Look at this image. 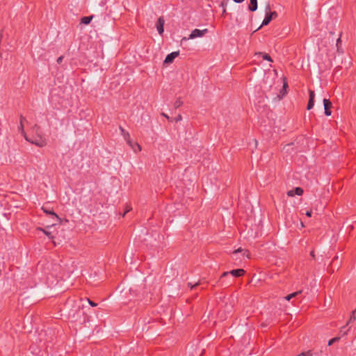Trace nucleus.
Listing matches in <instances>:
<instances>
[{"instance_id":"obj_1","label":"nucleus","mask_w":356,"mask_h":356,"mask_svg":"<svg viewBox=\"0 0 356 356\" xmlns=\"http://www.w3.org/2000/svg\"><path fill=\"white\" fill-rule=\"evenodd\" d=\"M207 32H208V29H203V30H200V29H195L193 31H192V32L190 34L188 38L184 37V38H182L181 41L187 40H189V39H194L195 38L202 37Z\"/></svg>"},{"instance_id":"obj_2","label":"nucleus","mask_w":356,"mask_h":356,"mask_svg":"<svg viewBox=\"0 0 356 356\" xmlns=\"http://www.w3.org/2000/svg\"><path fill=\"white\" fill-rule=\"evenodd\" d=\"M25 139L28 142H29L32 144H34L36 146L40 147H42L47 145V142H46L45 139L42 138V137H38V138H35L33 139H31V138H28L27 136H25Z\"/></svg>"},{"instance_id":"obj_3","label":"nucleus","mask_w":356,"mask_h":356,"mask_svg":"<svg viewBox=\"0 0 356 356\" xmlns=\"http://www.w3.org/2000/svg\"><path fill=\"white\" fill-rule=\"evenodd\" d=\"M277 16L278 15L275 11H273V13H266L261 25L258 28V29H259L261 27L264 26L268 25L271 22V20L277 18Z\"/></svg>"},{"instance_id":"obj_4","label":"nucleus","mask_w":356,"mask_h":356,"mask_svg":"<svg viewBox=\"0 0 356 356\" xmlns=\"http://www.w3.org/2000/svg\"><path fill=\"white\" fill-rule=\"evenodd\" d=\"M229 274H231L232 275H233L234 277H238L243 276L245 274V270L243 269L240 268V269L232 270L230 272H224L222 274L220 278H222Z\"/></svg>"},{"instance_id":"obj_5","label":"nucleus","mask_w":356,"mask_h":356,"mask_svg":"<svg viewBox=\"0 0 356 356\" xmlns=\"http://www.w3.org/2000/svg\"><path fill=\"white\" fill-rule=\"evenodd\" d=\"M179 51H174V52H172V53L169 54L165 57V58L164 60V62H163V64L164 65H168V64L172 63L174 61L175 58L179 56Z\"/></svg>"},{"instance_id":"obj_6","label":"nucleus","mask_w":356,"mask_h":356,"mask_svg":"<svg viewBox=\"0 0 356 356\" xmlns=\"http://www.w3.org/2000/svg\"><path fill=\"white\" fill-rule=\"evenodd\" d=\"M323 105L325 109V115L327 116H330L332 114L331 108H332V102L327 99H323Z\"/></svg>"},{"instance_id":"obj_7","label":"nucleus","mask_w":356,"mask_h":356,"mask_svg":"<svg viewBox=\"0 0 356 356\" xmlns=\"http://www.w3.org/2000/svg\"><path fill=\"white\" fill-rule=\"evenodd\" d=\"M164 24H165V20H164L163 17H160L158 19V21H157L156 25L157 31L160 35H162L164 31V29H163Z\"/></svg>"},{"instance_id":"obj_8","label":"nucleus","mask_w":356,"mask_h":356,"mask_svg":"<svg viewBox=\"0 0 356 356\" xmlns=\"http://www.w3.org/2000/svg\"><path fill=\"white\" fill-rule=\"evenodd\" d=\"M309 99L307 108V110L312 109L314 104V97H315L314 92L312 90H309Z\"/></svg>"},{"instance_id":"obj_9","label":"nucleus","mask_w":356,"mask_h":356,"mask_svg":"<svg viewBox=\"0 0 356 356\" xmlns=\"http://www.w3.org/2000/svg\"><path fill=\"white\" fill-rule=\"evenodd\" d=\"M42 211H43L44 213H47V214H49V215H51L52 216H54V217L56 219V220H57V221H58V222H60V221H61V219H60V218L58 216V215H57L55 212H54L53 211L49 210V209H47V208L44 207H42Z\"/></svg>"},{"instance_id":"obj_10","label":"nucleus","mask_w":356,"mask_h":356,"mask_svg":"<svg viewBox=\"0 0 356 356\" xmlns=\"http://www.w3.org/2000/svg\"><path fill=\"white\" fill-rule=\"evenodd\" d=\"M248 9L254 12L257 9V0H250V5L248 6Z\"/></svg>"},{"instance_id":"obj_11","label":"nucleus","mask_w":356,"mask_h":356,"mask_svg":"<svg viewBox=\"0 0 356 356\" xmlns=\"http://www.w3.org/2000/svg\"><path fill=\"white\" fill-rule=\"evenodd\" d=\"M301 293H302V291H301V290H300V291H296V292H294V293H291V294H289V295H288V296H285V297H284V299H285L286 300L289 301V300H291L292 298H295V297L298 296V295H300V294H301Z\"/></svg>"},{"instance_id":"obj_12","label":"nucleus","mask_w":356,"mask_h":356,"mask_svg":"<svg viewBox=\"0 0 356 356\" xmlns=\"http://www.w3.org/2000/svg\"><path fill=\"white\" fill-rule=\"evenodd\" d=\"M238 252H243V256L246 257L247 258H250V254L249 252L247 250H243L241 248L234 250L233 252V254H236Z\"/></svg>"},{"instance_id":"obj_13","label":"nucleus","mask_w":356,"mask_h":356,"mask_svg":"<svg viewBox=\"0 0 356 356\" xmlns=\"http://www.w3.org/2000/svg\"><path fill=\"white\" fill-rule=\"evenodd\" d=\"M24 120H25V118L23 116H21L20 117V126L19 127V130L22 133V134L25 137V136H26V133L24 131V124H23Z\"/></svg>"},{"instance_id":"obj_14","label":"nucleus","mask_w":356,"mask_h":356,"mask_svg":"<svg viewBox=\"0 0 356 356\" xmlns=\"http://www.w3.org/2000/svg\"><path fill=\"white\" fill-rule=\"evenodd\" d=\"M130 147L135 152H140L142 149L141 146L138 143L136 142H132V146Z\"/></svg>"},{"instance_id":"obj_15","label":"nucleus","mask_w":356,"mask_h":356,"mask_svg":"<svg viewBox=\"0 0 356 356\" xmlns=\"http://www.w3.org/2000/svg\"><path fill=\"white\" fill-rule=\"evenodd\" d=\"M93 16L83 17L81 19V22L84 24H88L91 22Z\"/></svg>"},{"instance_id":"obj_16","label":"nucleus","mask_w":356,"mask_h":356,"mask_svg":"<svg viewBox=\"0 0 356 356\" xmlns=\"http://www.w3.org/2000/svg\"><path fill=\"white\" fill-rule=\"evenodd\" d=\"M123 137L129 145L132 146V141L131 140L130 134L128 132L124 133Z\"/></svg>"},{"instance_id":"obj_17","label":"nucleus","mask_w":356,"mask_h":356,"mask_svg":"<svg viewBox=\"0 0 356 356\" xmlns=\"http://www.w3.org/2000/svg\"><path fill=\"white\" fill-rule=\"evenodd\" d=\"M38 230H40V231L42 232L49 238H50V239H53L54 238V236L51 234V233L49 232H47L44 229L41 228V227H38Z\"/></svg>"},{"instance_id":"obj_18","label":"nucleus","mask_w":356,"mask_h":356,"mask_svg":"<svg viewBox=\"0 0 356 356\" xmlns=\"http://www.w3.org/2000/svg\"><path fill=\"white\" fill-rule=\"evenodd\" d=\"M183 105V101L180 97L176 99V101L174 103V107L175 108H178L179 107Z\"/></svg>"},{"instance_id":"obj_19","label":"nucleus","mask_w":356,"mask_h":356,"mask_svg":"<svg viewBox=\"0 0 356 356\" xmlns=\"http://www.w3.org/2000/svg\"><path fill=\"white\" fill-rule=\"evenodd\" d=\"M258 54L261 55L263 59L266 60L270 62H273L271 57L268 54L259 52V53H258Z\"/></svg>"},{"instance_id":"obj_20","label":"nucleus","mask_w":356,"mask_h":356,"mask_svg":"<svg viewBox=\"0 0 356 356\" xmlns=\"http://www.w3.org/2000/svg\"><path fill=\"white\" fill-rule=\"evenodd\" d=\"M355 316H356V309L353 311L352 314H351V316H350V318H349L346 325H348L350 323L355 321V319H356Z\"/></svg>"},{"instance_id":"obj_21","label":"nucleus","mask_w":356,"mask_h":356,"mask_svg":"<svg viewBox=\"0 0 356 356\" xmlns=\"http://www.w3.org/2000/svg\"><path fill=\"white\" fill-rule=\"evenodd\" d=\"M293 191L294 194L297 195H302L303 193V189L300 187H296Z\"/></svg>"},{"instance_id":"obj_22","label":"nucleus","mask_w":356,"mask_h":356,"mask_svg":"<svg viewBox=\"0 0 356 356\" xmlns=\"http://www.w3.org/2000/svg\"><path fill=\"white\" fill-rule=\"evenodd\" d=\"M283 80H284V83H283V90L284 91L283 95H284L286 93V88L288 87V84H287V82H286V79L285 77L283 78Z\"/></svg>"},{"instance_id":"obj_23","label":"nucleus","mask_w":356,"mask_h":356,"mask_svg":"<svg viewBox=\"0 0 356 356\" xmlns=\"http://www.w3.org/2000/svg\"><path fill=\"white\" fill-rule=\"evenodd\" d=\"M339 340V337H334L328 341V346L332 345L334 342L338 341Z\"/></svg>"},{"instance_id":"obj_24","label":"nucleus","mask_w":356,"mask_h":356,"mask_svg":"<svg viewBox=\"0 0 356 356\" xmlns=\"http://www.w3.org/2000/svg\"><path fill=\"white\" fill-rule=\"evenodd\" d=\"M200 284V282H197V283H195V284H192L191 283H190V282H189V283L188 284V286H190V288H191V290H193V289H194L195 288H196L197 286H199Z\"/></svg>"},{"instance_id":"obj_25","label":"nucleus","mask_w":356,"mask_h":356,"mask_svg":"<svg viewBox=\"0 0 356 356\" xmlns=\"http://www.w3.org/2000/svg\"><path fill=\"white\" fill-rule=\"evenodd\" d=\"M265 12H266V13H273V11H270V5L269 3H268L266 5V7H265Z\"/></svg>"},{"instance_id":"obj_26","label":"nucleus","mask_w":356,"mask_h":356,"mask_svg":"<svg viewBox=\"0 0 356 356\" xmlns=\"http://www.w3.org/2000/svg\"><path fill=\"white\" fill-rule=\"evenodd\" d=\"M312 353L310 351H307V352H303L296 356H312Z\"/></svg>"},{"instance_id":"obj_27","label":"nucleus","mask_w":356,"mask_h":356,"mask_svg":"<svg viewBox=\"0 0 356 356\" xmlns=\"http://www.w3.org/2000/svg\"><path fill=\"white\" fill-rule=\"evenodd\" d=\"M340 36H341V33L340 34ZM341 43V37H339L337 40V47L338 51H339V47H340Z\"/></svg>"},{"instance_id":"obj_28","label":"nucleus","mask_w":356,"mask_h":356,"mask_svg":"<svg viewBox=\"0 0 356 356\" xmlns=\"http://www.w3.org/2000/svg\"><path fill=\"white\" fill-rule=\"evenodd\" d=\"M87 300H88L89 305L90 306H92V307H96L97 305L95 302H94L93 301L90 300L89 298H88Z\"/></svg>"},{"instance_id":"obj_29","label":"nucleus","mask_w":356,"mask_h":356,"mask_svg":"<svg viewBox=\"0 0 356 356\" xmlns=\"http://www.w3.org/2000/svg\"><path fill=\"white\" fill-rule=\"evenodd\" d=\"M294 191L293 190H291V191H289L287 192V195L289 196V197H293L294 196Z\"/></svg>"},{"instance_id":"obj_30","label":"nucleus","mask_w":356,"mask_h":356,"mask_svg":"<svg viewBox=\"0 0 356 356\" xmlns=\"http://www.w3.org/2000/svg\"><path fill=\"white\" fill-rule=\"evenodd\" d=\"M131 209V208L129 207V206H127V209H126V211L124 212V213L122 214V217H124L125 216V214L129 212L130 210Z\"/></svg>"},{"instance_id":"obj_31","label":"nucleus","mask_w":356,"mask_h":356,"mask_svg":"<svg viewBox=\"0 0 356 356\" xmlns=\"http://www.w3.org/2000/svg\"><path fill=\"white\" fill-rule=\"evenodd\" d=\"M63 56H60V57H58V58H57V60H56V61H57V63H58V64H60V63H61V62L63 61Z\"/></svg>"},{"instance_id":"obj_32","label":"nucleus","mask_w":356,"mask_h":356,"mask_svg":"<svg viewBox=\"0 0 356 356\" xmlns=\"http://www.w3.org/2000/svg\"><path fill=\"white\" fill-rule=\"evenodd\" d=\"M182 120V117L181 115H178V116L175 118V121L178 122Z\"/></svg>"},{"instance_id":"obj_33","label":"nucleus","mask_w":356,"mask_h":356,"mask_svg":"<svg viewBox=\"0 0 356 356\" xmlns=\"http://www.w3.org/2000/svg\"><path fill=\"white\" fill-rule=\"evenodd\" d=\"M305 215L308 217H311L312 216V210L310 211H307L306 213H305Z\"/></svg>"},{"instance_id":"obj_34","label":"nucleus","mask_w":356,"mask_h":356,"mask_svg":"<svg viewBox=\"0 0 356 356\" xmlns=\"http://www.w3.org/2000/svg\"><path fill=\"white\" fill-rule=\"evenodd\" d=\"M310 255L311 257L313 258V259H315V253H314V250H312L311 252H310Z\"/></svg>"},{"instance_id":"obj_35","label":"nucleus","mask_w":356,"mask_h":356,"mask_svg":"<svg viewBox=\"0 0 356 356\" xmlns=\"http://www.w3.org/2000/svg\"><path fill=\"white\" fill-rule=\"evenodd\" d=\"M120 129L121 131L122 136H124V133H127V131H125V130L122 127H120Z\"/></svg>"},{"instance_id":"obj_36","label":"nucleus","mask_w":356,"mask_h":356,"mask_svg":"<svg viewBox=\"0 0 356 356\" xmlns=\"http://www.w3.org/2000/svg\"><path fill=\"white\" fill-rule=\"evenodd\" d=\"M235 3H242L245 0H233Z\"/></svg>"},{"instance_id":"obj_37","label":"nucleus","mask_w":356,"mask_h":356,"mask_svg":"<svg viewBox=\"0 0 356 356\" xmlns=\"http://www.w3.org/2000/svg\"><path fill=\"white\" fill-rule=\"evenodd\" d=\"M162 115H163V116H164V117H165L166 119H168V120H170V117H169L168 115H166V114H165V113H162Z\"/></svg>"},{"instance_id":"obj_38","label":"nucleus","mask_w":356,"mask_h":356,"mask_svg":"<svg viewBox=\"0 0 356 356\" xmlns=\"http://www.w3.org/2000/svg\"><path fill=\"white\" fill-rule=\"evenodd\" d=\"M334 268L332 266V267L330 268V269H329V272H330V273H334Z\"/></svg>"},{"instance_id":"obj_39","label":"nucleus","mask_w":356,"mask_h":356,"mask_svg":"<svg viewBox=\"0 0 356 356\" xmlns=\"http://www.w3.org/2000/svg\"><path fill=\"white\" fill-rule=\"evenodd\" d=\"M337 259H338V256L334 257V258L333 259V260L332 261V265H333L334 261L337 260Z\"/></svg>"},{"instance_id":"obj_40","label":"nucleus","mask_w":356,"mask_h":356,"mask_svg":"<svg viewBox=\"0 0 356 356\" xmlns=\"http://www.w3.org/2000/svg\"><path fill=\"white\" fill-rule=\"evenodd\" d=\"M220 6H222L224 8L225 7V3L222 1L220 4Z\"/></svg>"},{"instance_id":"obj_41","label":"nucleus","mask_w":356,"mask_h":356,"mask_svg":"<svg viewBox=\"0 0 356 356\" xmlns=\"http://www.w3.org/2000/svg\"><path fill=\"white\" fill-rule=\"evenodd\" d=\"M226 13V9L225 8H223V10H222V15H225Z\"/></svg>"},{"instance_id":"obj_42","label":"nucleus","mask_w":356,"mask_h":356,"mask_svg":"<svg viewBox=\"0 0 356 356\" xmlns=\"http://www.w3.org/2000/svg\"><path fill=\"white\" fill-rule=\"evenodd\" d=\"M347 332H348V331H346V332H345V331H343V335L347 334Z\"/></svg>"},{"instance_id":"obj_43","label":"nucleus","mask_w":356,"mask_h":356,"mask_svg":"<svg viewBox=\"0 0 356 356\" xmlns=\"http://www.w3.org/2000/svg\"><path fill=\"white\" fill-rule=\"evenodd\" d=\"M347 332H348V331H346V332H345V331H343V335L347 334Z\"/></svg>"}]
</instances>
